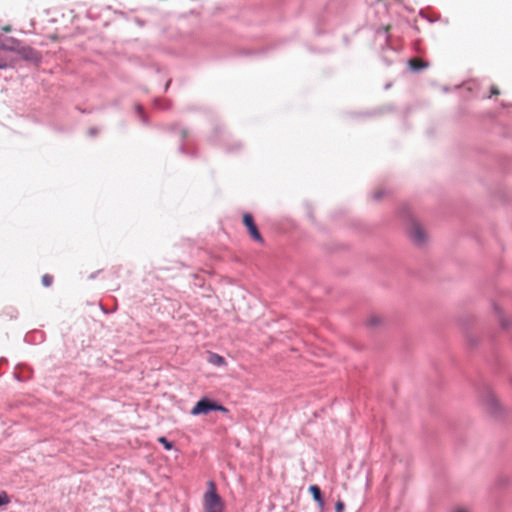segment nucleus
Instances as JSON below:
<instances>
[{"instance_id":"6e6552de","label":"nucleus","mask_w":512,"mask_h":512,"mask_svg":"<svg viewBox=\"0 0 512 512\" xmlns=\"http://www.w3.org/2000/svg\"><path fill=\"white\" fill-rule=\"evenodd\" d=\"M485 405L491 413L496 412L497 400L491 392H487Z\"/></svg>"},{"instance_id":"423d86ee","label":"nucleus","mask_w":512,"mask_h":512,"mask_svg":"<svg viewBox=\"0 0 512 512\" xmlns=\"http://www.w3.org/2000/svg\"><path fill=\"white\" fill-rule=\"evenodd\" d=\"M20 44H21L20 41L14 39V38H10V39L6 40L2 45H0V47L3 48L5 53L7 51L16 53L18 51Z\"/></svg>"},{"instance_id":"dca6fc26","label":"nucleus","mask_w":512,"mask_h":512,"mask_svg":"<svg viewBox=\"0 0 512 512\" xmlns=\"http://www.w3.org/2000/svg\"><path fill=\"white\" fill-rule=\"evenodd\" d=\"M498 94H499V90L496 87H492L491 88V95H498Z\"/></svg>"},{"instance_id":"9d476101","label":"nucleus","mask_w":512,"mask_h":512,"mask_svg":"<svg viewBox=\"0 0 512 512\" xmlns=\"http://www.w3.org/2000/svg\"><path fill=\"white\" fill-rule=\"evenodd\" d=\"M11 62L9 61L6 53L4 52L3 48L0 47V69H6L7 67L11 66Z\"/></svg>"},{"instance_id":"a211bd4d","label":"nucleus","mask_w":512,"mask_h":512,"mask_svg":"<svg viewBox=\"0 0 512 512\" xmlns=\"http://www.w3.org/2000/svg\"><path fill=\"white\" fill-rule=\"evenodd\" d=\"M4 31H10V27H5Z\"/></svg>"},{"instance_id":"1a4fd4ad","label":"nucleus","mask_w":512,"mask_h":512,"mask_svg":"<svg viewBox=\"0 0 512 512\" xmlns=\"http://www.w3.org/2000/svg\"><path fill=\"white\" fill-rule=\"evenodd\" d=\"M208 361L216 366L226 365L225 359L216 353H210Z\"/></svg>"},{"instance_id":"ddd939ff","label":"nucleus","mask_w":512,"mask_h":512,"mask_svg":"<svg viewBox=\"0 0 512 512\" xmlns=\"http://www.w3.org/2000/svg\"><path fill=\"white\" fill-rule=\"evenodd\" d=\"M41 282L45 287H49L53 282V277L49 274H45L42 276Z\"/></svg>"},{"instance_id":"6ab92c4d","label":"nucleus","mask_w":512,"mask_h":512,"mask_svg":"<svg viewBox=\"0 0 512 512\" xmlns=\"http://www.w3.org/2000/svg\"><path fill=\"white\" fill-rule=\"evenodd\" d=\"M456 512H466V511H465V510H463V509H459V510H457Z\"/></svg>"},{"instance_id":"f03ea898","label":"nucleus","mask_w":512,"mask_h":512,"mask_svg":"<svg viewBox=\"0 0 512 512\" xmlns=\"http://www.w3.org/2000/svg\"><path fill=\"white\" fill-rule=\"evenodd\" d=\"M211 411H221V412H228L227 408L224 406L209 400L208 398H202L199 400L194 407L191 410L192 415H205L208 414Z\"/></svg>"},{"instance_id":"2eb2a0df","label":"nucleus","mask_w":512,"mask_h":512,"mask_svg":"<svg viewBox=\"0 0 512 512\" xmlns=\"http://www.w3.org/2000/svg\"><path fill=\"white\" fill-rule=\"evenodd\" d=\"M344 503L342 501H338L336 503L335 512H343Z\"/></svg>"},{"instance_id":"20e7f679","label":"nucleus","mask_w":512,"mask_h":512,"mask_svg":"<svg viewBox=\"0 0 512 512\" xmlns=\"http://www.w3.org/2000/svg\"><path fill=\"white\" fill-rule=\"evenodd\" d=\"M243 224L245 225V227L247 228L248 230V233L250 235V237L260 243V244H263L264 243V239L263 237L261 236L259 230H258V227L253 219V216L249 213H245L243 215Z\"/></svg>"},{"instance_id":"7ed1b4c3","label":"nucleus","mask_w":512,"mask_h":512,"mask_svg":"<svg viewBox=\"0 0 512 512\" xmlns=\"http://www.w3.org/2000/svg\"><path fill=\"white\" fill-rule=\"evenodd\" d=\"M407 233L410 240L416 245H423L427 238V232L424 227L416 220H411L407 226Z\"/></svg>"},{"instance_id":"0eeeda50","label":"nucleus","mask_w":512,"mask_h":512,"mask_svg":"<svg viewBox=\"0 0 512 512\" xmlns=\"http://www.w3.org/2000/svg\"><path fill=\"white\" fill-rule=\"evenodd\" d=\"M309 491L311 492L314 500L319 504V506L323 507L324 501L320 488L317 485H311L309 487Z\"/></svg>"},{"instance_id":"39448f33","label":"nucleus","mask_w":512,"mask_h":512,"mask_svg":"<svg viewBox=\"0 0 512 512\" xmlns=\"http://www.w3.org/2000/svg\"><path fill=\"white\" fill-rule=\"evenodd\" d=\"M16 53L25 61H29L35 64H38L41 61L40 52L22 43L20 44L18 51Z\"/></svg>"},{"instance_id":"f257e3e1","label":"nucleus","mask_w":512,"mask_h":512,"mask_svg":"<svg viewBox=\"0 0 512 512\" xmlns=\"http://www.w3.org/2000/svg\"><path fill=\"white\" fill-rule=\"evenodd\" d=\"M209 489L205 492L203 497V506L205 512H223L224 502L216 491L215 484L210 481L208 483Z\"/></svg>"},{"instance_id":"4468645a","label":"nucleus","mask_w":512,"mask_h":512,"mask_svg":"<svg viewBox=\"0 0 512 512\" xmlns=\"http://www.w3.org/2000/svg\"><path fill=\"white\" fill-rule=\"evenodd\" d=\"M10 502V499L6 492L0 493V506L6 505Z\"/></svg>"},{"instance_id":"f8f14e48","label":"nucleus","mask_w":512,"mask_h":512,"mask_svg":"<svg viewBox=\"0 0 512 512\" xmlns=\"http://www.w3.org/2000/svg\"><path fill=\"white\" fill-rule=\"evenodd\" d=\"M158 441L164 446L166 450H171L173 448L172 442L168 441L164 436L159 437Z\"/></svg>"},{"instance_id":"9b49d317","label":"nucleus","mask_w":512,"mask_h":512,"mask_svg":"<svg viewBox=\"0 0 512 512\" xmlns=\"http://www.w3.org/2000/svg\"><path fill=\"white\" fill-rule=\"evenodd\" d=\"M409 65L410 67L413 69V70H419L421 68H424L427 66V64L425 62H423L421 59L419 58H413L409 61Z\"/></svg>"},{"instance_id":"f3484780","label":"nucleus","mask_w":512,"mask_h":512,"mask_svg":"<svg viewBox=\"0 0 512 512\" xmlns=\"http://www.w3.org/2000/svg\"><path fill=\"white\" fill-rule=\"evenodd\" d=\"M380 197H381L380 192H376V193H375V198H376V199H379Z\"/></svg>"}]
</instances>
